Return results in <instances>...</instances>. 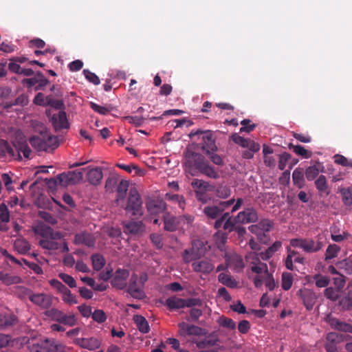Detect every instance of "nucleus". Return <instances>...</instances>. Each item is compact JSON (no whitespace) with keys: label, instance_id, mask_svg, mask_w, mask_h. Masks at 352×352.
<instances>
[{"label":"nucleus","instance_id":"11","mask_svg":"<svg viewBox=\"0 0 352 352\" xmlns=\"http://www.w3.org/2000/svg\"><path fill=\"white\" fill-rule=\"evenodd\" d=\"M129 276L128 270L120 268L116 270L111 281V285L118 289H124L127 286L126 280Z\"/></svg>","mask_w":352,"mask_h":352},{"label":"nucleus","instance_id":"44","mask_svg":"<svg viewBox=\"0 0 352 352\" xmlns=\"http://www.w3.org/2000/svg\"><path fill=\"white\" fill-rule=\"evenodd\" d=\"M183 261L185 263H189L191 261H196L198 258L197 250L193 248L186 249L182 253Z\"/></svg>","mask_w":352,"mask_h":352},{"label":"nucleus","instance_id":"38","mask_svg":"<svg viewBox=\"0 0 352 352\" xmlns=\"http://www.w3.org/2000/svg\"><path fill=\"white\" fill-rule=\"evenodd\" d=\"M336 266L340 270H342L347 274H352V254L336 263Z\"/></svg>","mask_w":352,"mask_h":352},{"label":"nucleus","instance_id":"56","mask_svg":"<svg viewBox=\"0 0 352 352\" xmlns=\"http://www.w3.org/2000/svg\"><path fill=\"white\" fill-rule=\"evenodd\" d=\"M237 223H239L238 221L236 220V216L234 218L228 219L226 221H225L221 228H223L224 230L231 232L232 231H234Z\"/></svg>","mask_w":352,"mask_h":352},{"label":"nucleus","instance_id":"27","mask_svg":"<svg viewBox=\"0 0 352 352\" xmlns=\"http://www.w3.org/2000/svg\"><path fill=\"white\" fill-rule=\"evenodd\" d=\"M46 184L48 187L50 188H58L66 186V173H63L61 174L58 175L56 177L46 179Z\"/></svg>","mask_w":352,"mask_h":352},{"label":"nucleus","instance_id":"33","mask_svg":"<svg viewBox=\"0 0 352 352\" xmlns=\"http://www.w3.org/2000/svg\"><path fill=\"white\" fill-rule=\"evenodd\" d=\"M50 286L58 294L62 295L63 300L66 302V287L58 280L51 279L49 280Z\"/></svg>","mask_w":352,"mask_h":352},{"label":"nucleus","instance_id":"54","mask_svg":"<svg viewBox=\"0 0 352 352\" xmlns=\"http://www.w3.org/2000/svg\"><path fill=\"white\" fill-rule=\"evenodd\" d=\"M124 120L134 125L135 126H140L144 124L145 118L143 116H128L124 117Z\"/></svg>","mask_w":352,"mask_h":352},{"label":"nucleus","instance_id":"64","mask_svg":"<svg viewBox=\"0 0 352 352\" xmlns=\"http://www.w3.org/2000/svg\"><path fill=\"white\" fill-rule=\"evenodd\" d=\"M273 222L269 219H263L258 223L261 232H269L273 227Z\"/></svg>","mask_w":352,"mask_h":352},{"label":"nucleus","instance_id":"50","mask_svg":"<svg viewBox=\"0 0 352 352\" xmlns=\"http://www.w3.org/2000/svg\"><path fill=\"white\" fill-rule=\"evenodd\" d=\"M340 251V248L336 244H331L327 247L325 253V261L336 258Z\"/></svg>","mask_w":352,"mask_h":352},{"label":"nucleus","instance_id":"63","mask_svg":"<svg viewBox=\"0 0 352 352\" xmlns=\"http://www.w3.org/2000/svg\"><path fill=\"white\" fill-rule=\"evenodd\" d=\"M91 317L94 321L98 323H102L107 319L105 313L101 309L95 310L91 313Z\"/></svg>","mask_w":352,"mask_h":352},{"label":"nucleus","instance_id":"21","mask_svg":"<svg viewBox=\"0 0 352 352\" xmlns=\"http://www.w3.org/2000/svg\"><path fill=\"white\" fill-rule=\"evenodd\" d=\"M33 231L36 234L41 236L43 239H48L55 232L50 226L41 221L37 222L33 226Z\"/></svg>","mask_w":352,"mask_h":352},{"label":"nucleus","instance_id":"12","mask_svg":"<svg viewBox=\"0 0 352 352\" xmlns=\"http://www.w3.org/2000/svg\"><path fill=\"white\" fill-rule=\"evenodd\" d=\"M123 228L125 234L140 236L144 232L145 226L141 221L131 220L123 223Z\"/></svg>","mask_w":352,"mask_h":352},{"label":"nucleus","instance_id":"13","mask_svg":"<svg viewBox=\"0 0 352 352\" xmlns=\"http://www.w3.org/2000/svg\"><path fill=\"white\" fill-rule=\"evenodd\" d=\"M236 220L241 224L254 223L258 220V213L254 208H247L237 214Z\"/></svg>","mask_w":352,"mask_h":352},{"label":"nucleus","instance_id":"6","mask_svg":"<svg viewBox=\"0 0 352 352\" xmlns=\"http://www.w3.org/2000/svg\"><path fill=\"white\" fill-rule=\"evenodd\" d=\"M189 158H191L193 160L195 167L201 173L212 179H218L219 177L218 172L208 164V163L205 160L204 156L201 155L192 153L189 156Z\"/></svg>","mask_w":352,"mask_h":352},{"label":"nucleus","instance_id":"42","mask_svg":"<svg viewBox=\"0 0 352 352\" xmlns=\"http://www.w3.org/2000/svg\"><path fill=\"white\" fill-rule=\"evenodd\" d=\"M7 154L14 157L15 155L14 149L6 140L0 139V155L5 156Z\"/></svg>","mask_w":352,"mask_h":352},{"label":"nucleus","instance_id":"40","mask_svg":"<svg viewBox=\"0 0 352 352\" xmlns=\"http://www.w3.org/2000/svg\"><path fill=\"white\" fill-rule=\"evenodd\" d=\"M339 305L343 310H349L352 309V290L343 296L339 300Z\"/></svg>","mask_w":352,"mask_h":352},{"label":"nucleus","instance_id":"2","mask_svg":"<svg viewBox=\"0 0 352 352\" xmlns=\"http://www.w3.org/2000/svg\"><path fill=\"white\" fill-rule=\"evenodd\" d=\"M143 202L140 195L135 188L129 190L127 202L124 209L126 213L135 219L140 218L144 214Z\"/></svg>","mask_w":352,"mask_h":352},{"label":"nucleus","instance_id":"7","mask_svg":"<svg viewBox=\"0 0 352 352\" xmlns=\"http://www.w3.org/2000/svg\"><path fill=\"white\" fill-rule=\"evenodd\" d=\"M201 135V149L206 154L212 151H217V146L215 144V138H214L213 133L211 131H201L197 130L195 132L193 131L190 133V137L194 135Z\"/></svg>","mask_w":352,"mask_h":352},{"label":"nucleus","instance_id":"34","mask_svg":"<svg viewBox=\"0 0 352 352\" xmlns=\"http://www.w3.org/2000/svg\"><path fill=\"white\" fill-rule=\"evenodd\" d=\"M0 281L6 285H10L20 283L21 278L17 276H12L10 274L0 272Z\"/></svg>","mask_w":352,"mask_h":352},{"label":"nucleus","instance_id":"36","mask_svg":"<svg viewBox=\"0 0 352 352\" xmlns=\"http://www.w3.org/2000/svg\"><path fill=\"white\" fill-rule=\"evenodd\" d=\"M129 188V182L126 180H121L117 187V201L124 200Z\"/></svg>","mask_w":352,"mask_h":352},{"label":"nucleus","instance_id":"61","mask_svg":"<svg viewBox=\"0 0 352 352\" xmlns=\"http://www.w3.org/2000/svg\"><path fill=\"white\" fill-rule=\"evenodd\" d=\"M118 177L115 175L109 176L105 183V189L107 191H113L115 187L118 184Z\"/></svg>","mask_w":352,"mask_h":352},{"label":"nucleus","instance_id":"9","mask_svg":"<svg viewBox=\"0 0 352 352\" xmlns=\"http://www.w3.org/2000/svg\"><path fill=\"white\" fill-rule=\"evenodd\" d=\"M127 292L134 298L142 300L145 298L142 286L138 282V276L133 274L129 280Z\"/></svg>","mask_w":352,"mask_h":352},{"label":"nucleus","instance_id":"55","mask_svg":"<svg viewBox=\"0 0 352 352\" xmlns=\"http://www.w3.org/2000/svg\"><path fill=\"white\" fill-rule=\"evenodd\" d=\"M90 107L94 111H96L101 115H107L112 110V107L110 106L109 107L100 106V105L97 104L96 103L93 102H90Z\"/></svg>","mask_w":352,"mask_h":352},{"label":"nucleus","instance_id":"20","mask_svg":"<svg viewBox=\"0 0 352 352\" xmlns=\"http://www.w3.org/2000/svg\"><path fill=\"white\" fill-rule=\"evenodd\" d=\"M74 243L76 245H85L90 248L95 245V239L91 234L83 232L75 235Z\"/></svg>","mask_w":352,"mask_h":352},{"label":"nucleus","instance_id":"19","mask_svg":"<svg viewBox=\"0 0 352 352\" xmlns=\"http://www.w3.org/2000/svg\"><path fill=\"white\" fill-rule=\"evenodd\" d=\"M146 208L151 214H157L166 210V204L161 199H151L146 202Z\"/></svg>","mask_w":352,"mask_h":352},{"label":"nucleus","instance_id":"48","mask_svg":"<svg viewBox=\"0 0 352 352\" xmlns=\"http://www.w3.org/2000/svg\"><path fill=\"white\" fill-rule=\"evenodd\" d=\"M218 279L220 283L228 287L233 288L236 285V281L232 278L231 276L227 274L221 273L218 276Z\"/></svg>","mask_w":352,"mask_h":352},{"label":"nucleus","instance_id":"60","mask_svg":"<svg viewBox=\"0 0 352 352\" xmlns=\"http://www.w3.org/2000/svg\"><path fill=\"white\" fill-rule=\"evenodd\" d=\"M247 263L250 265H256L261 263L259 254L255 252H250L245 255Z\"/></svg>","mask_w":352,"mask_h":352},{"label":"nucleus","instance_id":"18","mask_svg":"<svg viewBox=\"0 0 352 352\" xmlns=\"http://www.w3.org/2000/svg\"><path fill=\"white\" fill-rule=\"evenodd\" d=\"M225 259L226 265L233 267L236 271H239L244 267L242 257L236 253L226 254Z\"/></svg>","mask_w":352,"mask_h":352},{"label":"nucleus","instance_id":"3","mask_svg":"<svg viewBox=\"0 0 352 352\" xmlns=\"http://www.w3.org/2000/svg\"><path fill=\"white\" fill-rule=\"evenodd\" d=\"M30 144L38 151L51 152L58 145L57 138L47 132L41 133L39 136L30 138Z\"/></svg>","mask_w":352,"mask_h":352},{"label":"nucleus","instance_id":"28","mask_svg":"<svg viewBox=\"0 0 352 352\" xmlns=\"http://www.w3.org/2000/svg\"><path fill=\"white\" fill-rule=\"evenodd\" d=\"M166 305L170 310L184 308V299L177 296H171L166 300Z\"/></svg>","mask_w":352,"mask_h":352},{"label":"nucleus","instance_id":"30","mask_svg":"<svg viewBox=\"0 0 352 352\" xmlns=\"http://www.w3.org/2000/svg\"><path fill=\"white\" fill-rule=\"evenodd\" d=\"M133 320L138 329V330L143 333H146L149 331L150 327L146 318L141 315H135Z\"/></svg>","mask_w":352,"mask_h":352},{"label":"nucleus","instance_id":"57","mask_svg":"<svg viewBox=\"0 0 352 352\" xmlns=\"http://www.w3.org/2000/svg\"><path fill=\"white\" fill-rule=\"evenodd\" d=\"M219 323L220 326L228 329L233 330L236 328V323L232 319L230 318L221 317L219 320Z\"/></svg>","mask_w":352,"mask_h":352},{"label":"nucleus","instance_id":"5","mask_svg":"<svg viewBox=\"0 0 352 352\" xmlns=\"http://www.w3.org/2000/svg\"><path fill=\"white\" fill-rule=\"evenodd\" d=\"M64 234L60 232H55L53 236L48 239H42L39 245L44 249L49 250H58L64 252L66 250V241Z\"/></svg>","mask_w":352,"mask_h":352},{"label":"nucleus","instance_id":"46","mask_svg":"<svg viewBox=\"0 0 352 352\" xmlns=\"http://www.w3.org/2000/svg\"><path fill=\"white\" fill-rule=\"evenodd\" d=\"M292 180L295 185L298 188L304 186V173L303 170L300 168H296L292 173Z\"/></svg>","mask_w":352,"mask_h":352},{"label":"nucleus","instance_id":"16","mask_svg":"<svg viewBox=\"0 0 352 352\" xmlns=\"http://www.w3.org/2000/svg\"><path fill=\"white\" fill-rule=\"evenodd\" d=\"M181 334H187L189 336H201L204 334V329L195 326L194 324H189L184 322L178 324Z\"/></svg>","mask_w":352,"mask_h":352},{"label":"nucleus","instance_id":"62","mask_svg":"<svg viewBox=\"0 0 352 352\" xmlns=\"http://www.w3.org/2000/svg\"><path fill=\"white\" fill-rule=\"evenodd\" d=\"M202 310L197 308H191L189 311V316L186 318L188 321L196 322L202 316Z\"/></svg>","mask_w":352,"mask_h":352},{"label":"nucleus","instance_id":"10","mask_svg":"<svg viewBox=\"0 0 352 352\" xmlns=\"http://www.w3.org/2000/svg\"><path fill=\"white\" fill-rule=\"evenodd\" d=\"M326 243V237L322 234L316 236V239H305V252L314 253L320 251Z\"/></svg>","mask_w":352,"mask_h":352},{"label":"nucleus","instance_id":"43","mask_svg":"<svg viewBox=\"0 0 352 352\" xmlns=\"http://www.w3.org/2000/svg\"><path fill=\"white\" fill-rule=\"evenodd\" d=\"M246 148L248 149L246 151H244L242 153V157L244 159L249 160V159L253 158L254 153L258 152L260 150V145H259V144L254 142L253 143H251Z\"/></svg>","mask_w":352,"mask_h":352},{"label":"nucleus","instance_id":"22","mask_svg":"<svg viewBox=\"0 0 352 352\" xmlns=\"http://www.w3.org/2000/svg\"><path fill=\"white\" fill-rule=\"evenodd\" d=\"M301 298L303 304L307 310H311L316 302V296L314 293L310 290L305 289L304 291L300 290Z\"/></svg>","mask_w":352,"mask_h":352},{"label":"nucleus","instance_id":"59","mask_svg":"<svg viewBox=\"0 0 352 352\" xmlns=\"http://www.w3.org/2000/svg\"><path fill=\"white\" fill-rule=\"evenodd\" d=\"M83 74L85 78L94 85H98L100 83L98 76L89 69H84Z\"/></svg>","mask_w":352,"mask_h":352},{"label":"nucleus","instance_id":"1","mask_svg":"<svg viewBox=\"0 0 352 352\" xmlns=\"http://www.w3.org/2000/svg\"><path fill=\"white\" fill-rule=\"evenodd\" d=\"M47 105L52 109H47L46 113L56 132L66 128V113L60 109L63 107V102L60 100L49 98Z\"/></svg>","mask_w":352,"mask_h":352},{"label":"nucleus","instance_id":"31","mask_svg":"<svg viewBox=\"0 0 352 352\" xmlns=\"http://www.w3.org/2000/svg\"><path fill=\"white\" fill-rule=\"evenodd\" d=\"M315 186L316 189L320 193H325L327 195L330 193L327 178L324 175H320L318 176V177L315 180Z\"/></svg>","mask_w":352,"mask_h":352},{"label":"nucleus","instance_id":"4","mask_svg":"<svg viewBox=\"0 0 352 352\" xmlns=\"http://www.w3.org/2000/svg\"><path fill=\"white\" fill-rule=\"evenodd\" d=\"M28 348L30 352H65L63 344L48 338L30 344Z\"/></svg>","mask_w":352,"mask_h":352},{"label":"nucleus","instance_id":"35","mask_svg":"<svg viewBox=\"0 0 352 352\" xmlns=\"http://www.w3.org/2000/svg\"><path fill=\"white\" fill-rule=\"evenodd\" d=\"M82 169L67 171V184H77L82 179Z\"/></svg>","mask_w":352,"mask_h":352},{"label":"nucleus","instance_id":"58","mask_svg":"<svg viewBox=\"0 0 352 352\" xmlns=\"http://www.w3.org/2000/svg\"><path fill=\"white\" fill-rule=\"evenodd\" d=\"M216 195L221 199H226L231 195V190L226 186H221L217 188Z\"/></svg>","mask_w":352,"mask_h":352},{"label":"nucleus","instance_id":"39","mask_svg":"<svg viewBox=\"0 0 352 352\" xmlns=\"http://www.w3.org/2000/svg\"><path fill=\"white\" fill-rule=\"evenodd\" d=\"M92 266L94 270H100L105 265L106 261L104 256L100 254H94L91 256Z\"/></svg>","mask_w":352,"mask_h":352},{"label":"nucleus","instance_id":"23","mask_svg":"<svg viewBox=\"0 0 352 352\" xmlns=\"http://www.w3.org/2000/svg\"><path fill=\"white\" fill-rule=\"evenodd\" d=\"M102 177L103 173L102 168L100 167L91 168L87 174V178L89 183L94 186H97L100 184Z\"/></svg>","mask_w":352,"mask_h":352},{"label":"nucleus","instance_id":"51","mask_svg":"<svg viewBox=\"0 0 352 352\" xmlns=\"http://www.w3.org/2000/svg\"><path fill=\"white\" fill-rule=\"evenodd\" d=\"M293 283V276L291 273L283 272L282 274V288L287 291L289 290Z\"/></svg>","mask_w":352,"mask_h":352},{"label":"nucleus","instance_id":"37","mask_svg":"<svg viewBox=\"0 0 352 352\" xmlns=\"http://www.w3.org/2000/svg\"><path fill=\"white\" fill-rule=\"evenodd\" d=\"M331 325L338 331L352 333V324H351L333 319L331 322Z\"/></svg>","mask_w":352,"mask_h":352},{"label":"nucleus","instance_id":"41","mask_svg":"<svg viewBox=\"0 0 352 352\" xmlns=\"http://www.w3.org/2000/svg\"><path fill=\"white\" fill-rule=\"evenodd\" d=\"M289 148L293 149V151L296 154H297L298 155H300L305 159H308V158L311 157L312 155V153L311 151H307L301 145H296L295 146L293 144L290 143L289 144Z\"/></svg>","mask_w":352,"mask_h":352},{"label":"nucleus","instance_id":"8","mask_svg":"<svg viewBox=\"0 0 352 352\" xmlns=\"http://www.w3.org/2000/svg\"><path fill=\"white\" fill-rule=\"evenodd\" d=\"M29 300L43 309H48L52 305L53 297L44 293L33 294L30 289H23Z\"/></svg>","mask_w":352,"mask_h":352},{"label":"nucleus","instance_id":"24","mask_svg":"<svg viewBox=\"0 0 352 352\" xmlns=\"http://www.w3.org/2000/svg\"><path fill=\"white\" fill-rule=\"evenodd\" d=\"M18 322V318L14 314H0V328L7 329L15 325Z\"/></svg>","mask_w":352,"mask_h":352},{"label":"nucleus","instance_id":"49","mask_svg":"<svg viewBox=\"0 0 352 352\" xmlns=\"http://www.w3.org/2000/svg\"><path fill=\"white\" fill-rule=\"evenodd\" d=\"M14 247L16 250L22 254H26L30 250V243L23 239H19L14 242Z\"/></svg>","mask_w":352,"mask_h":352},{"label":"nucleus","instance_id":"15","mask_svg":"<svg viewBox=\"0 0 352 352\" xmlns=\"http://www.w3.org/2000/svg\"><path fill=\"white\" fill-rule=\"evenodd\" d=\"M192 270L195 272L209 274L214 268V264L209 259L205 258L201 261H194L192 264Z\"/></svg>","mask_w":352,"mask_h":352},{"label":"nucleus","instance_id":"29","mask_svg":"<svg viewBox=\"0 0 352 352\" xmlns=\"http://www.w3.org/2000/svg\"><path fill=\"white\" fill-rule=\"evenodd\" d=\"M203 212L208 219L216 220L222 214L221 209L219 208L217 204L206 206L203 210Z\"/></svg>","mask_w":352,"mask_h":352},{"label":"nucleus","instance_id":"52","mask_svg":"<svg viewBox=\"0 0 352 352\" xmlns=\"http://www.w3.org/2000/svg\"><path fill=\"white\" fill-rule=\"evenodd\" d=\"M314 280L318 287H325L328 286L330 282V279L328 276L319 274L314 275Z\"/></svg>","mask_w":352,"mask_h":352},{"label":"nucleus","instance_id":"32","mask_svg":"<svg viewBox=\"0 0 352 352\" xmlns=\"http://www.w3.org/2000/svg\"><path fill=\"white\" fill-rule=\"evenodd\" d=\"M164 230L169 232H173L177 230V223L175 217L168 214L164 215Z\"/></svg>","mask_w":352,"mask_h":352},{"label":"nucleus","instance_id":"45","mask_svg":"<svg viewBox=\"0 0 352 352\" xmlns=\"http://www.w3.org/2000/svg\"><path fill=\"white\" fill-rule=\"evenodd\" d=\"M342 200L346 206H352V186L340 189Z\"/></svg>","mask_w":352,"mask_h":352},{"label":"nucleus","instance_id":"14","mask_svg":"<svg viewBox=\"0 0 352 352\" xmlns=\"http://www.w3.org/2000/svg\"><path fill=\"white\" fill-rule=\"evenodd\" d=\"M74 344L82 348L94 351L100 346V341L96 338H74Z\"/></svg>","mask_w":352,"mask_h":352},{"label":"nucleus","instance_id":"26","mask_svg":"<svg viewBox=\"0 0 352 352\" xmlns=\"http://www.w3.org/2000/svg\"><path fill=\"white\" fill-rule=\"evenodd\" d=\"M45 315L52 320L58 322L59 323H61L64 325L66 324V314L58 310L57 309L53 308L51 309H47L45 311Z\"/></svg>","mask_w":352,"mask_h":352},{"label":"nucleus","instance_id":"25","mask_svg":"<svg viewBox=\"0 0 352 352\" xmlns=\"http://www.w3.org/2000/svg\"><path fill=\"white\" fill-rule=\"evenodd\" d=\"M320 172H324V166L320 162H316L306 169L305 175L308 181H312L318 177Z\"/></svg>","mask_w":352,"mask_h":352},{"label":"nucleus","instance_id":"47","mask_svg":"<svg viewBox=\"0 0 352 352\" xmlns=\"http://www.w3.org/2000/svg\"><path fill=\"white\" fill-rule=\"evenodd\" d=\"M232 140L236 144H239L243 148H246L251 143H253L254 141L250 138H245L243 137L240 136L237 133H234L231 136Z\"/></svg>","mask_w":352,"mask_h":352},{"label":"nucleus","instance_id":"17","mask_svg":"<svg viewBox=\"0 0 352 352\" xmlns=\"http://www.w3.org/2000/svg\"><path fill=\"white\" fill-rule=\"evenodd\" d=\"M342 338V336L336 332H331L327 336V343L325 349L327 352H338L337 344L339 343Z\"/></svg>","mask_w":352,"mask_h":352},{"label":"nucleus","instance_id":"53","mask_svg":"<svg viewBox=\"0 0 352 352\" xmlns=\"http://www.w3.org/2000/svg\"><path fill=\"white\" fill-rule=\"evenodd\" d=\"M166 199L169 201H172L173 202L177 203L179 205V207L182 209H184L185 207L186 203H185L184 199L181 195L166 193Z\"/></svg>","mask_w":352,"mask_h":352}]
</instances>
